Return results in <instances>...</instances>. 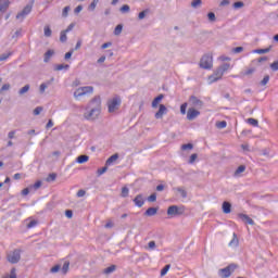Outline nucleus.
Returning <instances> with one entry per match:
<instances>
[{
	"label": "nucleus",
	"instance_id": "f257e3e1",
	"mask_svg": "<svg viewBox=\"0 0 278 278\" xmlns=\"http://www.w3.org/2000/svg\"><path fill=\"white\" fill-rule=\"evenodd\" d=\"M121 103H123V99H121V96H114L111 100H109V113L114 114V112H116V110L121 108Z\"/></svg>",
	"mask_w": 278,
	"mask_h": 278
},
{
	"label": "nucleus",
	"instance_id": "f03ea898",
	"mask_svg": "<svg viewBox=\"0 0 278 278\" xmlns=\"http://www.w3.org/2000/svg\"><path fill=\"white\" fill-rule=\"evenodd\" d=\"M184 212H186V207L177 206V205H170L167 208V216H170V218H175L176 216L184 215Z\"/></svg>",
	"mask_w": 278,
	"mask_h": 278
},
{
	"label": "nucleus",
	"instance_id": "7ed1b4c3",
	"mask_svg": "<svg viewBox=\"0 0 278 278\" xmlns=\"http://www.w3.org/2000/svg\"><path fill=\"white\" fill-rule=\"evenodd\" d=\"M94 92V87L92 86H86V87H79L74 92L75 99H79V97H84V94H92Z\"/></svg>",
	"mask_w": 278,
	"mask_h": 278
},
{
	"label": "nucleus",
	"instance_id": "20e7f679",
	"mask_svg": "<svg viewBox=\"0 0 278 278\" xmlns=\"http://www.w3.org/2000/svg\"><path fill=\"white\" fill-rule=\"evenodd\" d=\"M236 268H238V265L230 264L227 267L219 269L218 275L220 278H229V277H231V273H233V270H236Z\"/></svg>",
	"mask_w": 278,
	"mask_h": 278
},
{
	"label": "nucleus",
	"instance_id": "39448f33",
	"mask_svg": "<svg viewBox=\"0 0 278 278\" xmlns=\"http://www.w3.org/2000/svg\"><path fill=\"white\" fill-rule=\"evenodd\" d=\"M35 1L31 0L20 13L16 15L17 21H24L25 16L31 13Z\"/></svg>",
	"mask_w": 278,
	"mask_h": 278
},
{
	"label": "nucleus",
	"instance_id": "423d86ee",
	"mask_svg": "<svg viewBox=\"0 0 278 278\" xmlns=\"http://www.w3.org/2000/svg\"><path fill=\"white\" fill-rule=\"evenodd\" d=\"M7 260L10 264H18L21 262V250L15 249L13 252H10L7 255Z\"/></svg>",
	"mask_w": 278,
	"mask_h": 278
},
{
	"label": "nucleus",
	"instance_id": "0eeeda50",
	"mask_svg": "<svg viewBox=\"0 0 278 278\" xmlns=\"http://www.w3.org/2000/svg\"><path fill=\"white\" fill-rule=\"evenodd\" d=\"M86 110H98L101 112V97L96 96L91 101L87 104Z\"/></svg>",
	"mask_w": 278,
	"mask_h": 278
},
{
	"label": "nucleus",
	"instance_id": "6e6552de",
	"mask_svg": "<svg viewBox=\"0 0 278 278\" xmlns=\"http://www.w3.org/2000/svg\"><path fill=\"white\" fill-rule=\"evenodd\" d=\"M213 59L212 55L205 54L200 60V68L210 70L212 68Z\"/></svg>",
	"mask_w": 278,
	"mask_h": 278
},
{
	"label": "nucleus",
	"instance_id": "1a4fd4ad",
	"mask_svg": "<svg viewBox=\"0 0 278 278\" xmlns=\"http://www.w3.org/2000/svg\"><path fill=\"white\" fill-rule=\"evenodd\" d=\"M87 111L88 112L84 113V118H86V121H97L101 114V111L94 109H87Z\"/></svg>",
	"mask_w": 278,
	"mask_h": 278
},
{
	"label": "nucleus",
	"instance_id": "9d476101",
	"mask_svg": "<svg viewBox=\"0 0 278 278\" xmlns=\"http://www.w3.org/2000/svg\"><path fill=\"white\" fill-rule=\"evenodd\" d=\"M223 75H225L223 70L217 67L216 71L214 72V74L208 77L210 84H214V83L218 81L219 79H223Z\"/></svg>",
	"mask_w": 278,
	"mask_h": 278
},
{
	"label": "nucleus",
	"instance_id": "9b49d317",
	"mask_svg": "<svg viewBox=\"0 0 278 278\" xmlns=\"http://www.w3.org/2000/svg\"><path fill=\"white\" fill-rule=\"evenodd\" d=\"M201 114V112H199L198 110H195L194 108H190L187 111V118L189 121H194V118H197V116H199Z\"/></svg>",
	"mask_w": 278,
	"mask_h": 278
},
{
	"label": "nucleus",
	"instance_id": "f8f14e48",
	"mask_svg": "<svg viewBox=\"0 0 278 278\" xmlns=\"http://www.w3.org/2000/svg\"><path fill=\"white\" fill-rule=\"evenodd\" d=\"M189 103H191L193 108H203V101H201V99L197 98L195 96H191L189 98Z\"/></svg>",
	"mask_w": 278,
	"mask_h": 278
},
{
	"label": "nucleus",
	"instance_id": "ddd939ff",
	"mask_svg": "<svg viewBox=\"0 0 278 278\" xmlns=\"http://www.w3.org/2000/svg\"><path fill=\"white\" fill-rule=\"evenodd\" d=\"M166 112H168V110L166 109V105L164 104H160L159 105V111L155 113V118L160 119L164 117V114H166Z\"/></svg>",
	"mask_w": 278,
	"mask_h": 278
},
{
	"label": "nucleus",
	"instance_id": "4468645a",
	"mask_svg": "<svg viewBox=\"0 0 278 278\" xmlns=\"http://www.w3.org/2000/svg\"><path fill=\"white\" fill-rule=\"evenodd\" d=\"M10 0H0V14H5L10 9Z\"/></svg>",
	"mask_w": 278,
	"mask_h": 278
},
{
	"label": "nucleus",
	"instance_id": "2eb2a0df",
	"mask_svg": "<svg viewBox=\"0 0 278 278\" xmlns=\"http://www.w3.org/2000/svg\"><path fill=\"white\" fill-rule=\"evenodd\" d=\"M238 216L245 225H255V222L249 215L239 213Z\"/></svg>",
	"mask_w": 278,
	"mask_h": 278
},
{
	"label": "nucleus",
	"instance_id": "dca6fc26",
	"mask_svg": "<svg viewBox=\"0 0 278 278\" xmlns=\"http://www.w3.org/2000/svg\"><path fill=\"white\" fill-rule=\"evenodd\" d=\"M132 201L137 207L144 205V197L142 194H137Z\"/></svg>",
	"mask_w": 278,
	"mask_h": 278
},
{
	"label": "nucleus",
	"instance_id": "f3484780",
	"mask_svg": "<svg viewBox=\"0 0 278 278\" xmlns=\"http://www.w3.org/2000/svg\"><path fill=\"white\" fill-rule=\"evenodd\" d=\"M222 210L224 214H231V204L227 201L223 202Z\"/></svg>",
	"mask_w": 278,
	"mask_h": 278
},
{
	"label": "nucleus",
	"instance_id": "a211bd4d",
	"mask_svg": "<svg viewBox=\"0 0 278 278\" xmlns=\"http://www.w3.org/2000/svg\"><path fill=\"white\" fill-rule=\"evenodd\" d=\"M175 192L180 193V197L182 199H187L188 198V191H186V189L184 187H176L174 188Z\"/></svg>",
	"mask_w": 278,
	"mask_h": 278
},
{
	"label": "nucleus",
	"instance_id": "6ab92c4d",
	"mask_svg": "<svg viewBox=\"0 0 278 278\" xmlns=\"http://www.w3.org/2000/svg\"><path fill=\"white\" fill-rule=\"evenodd\" d=\"M116 160H118V153H115L113 155H111L106 162H105V166H112V164H114V162H116Z\"/></svg>",
	"mask_w": 278,
	"mask_h": 278
},
{
	"label": "nucleus",
	"instance_id": "aec40b11",
	"mask_svg": "<svg viewBox=\"0 0 278 278\" xmlns=\"http://www.w3.org/2000/svg\"><path fill=\"white\" fill-rule=\"evenodd\" d=\"M157 207H149L143 215L146 216H155V214H157Z\"/></svg>",
	"mask_w": 278,
	"mask_h": 278
},
{
	"label": "nucleus",
	"instance_id": "412c9836",
	"mask_svg": "<svg viewBox=\"0 0 278 278\" xmlns=\"http://www.w3.org/2000/svg\"><path fill=\"white\" fill-rule=\"evenodd\" d=\"M55 54V51L53 50H48L46 53H45V56H43V62H49V60H51V58H53V55Z\"/></svg>",
	"mask_w": 278,
	"mask_h": 278
},
{
	"label": "nucleus",
	"instance_id": "4be33fe9",
	"mask_svg": "<svg viewBox=\"0 0 278 278\" xmlns=\"http://www.w3.org/2000/svg\"><path fill=\"white\" fill-rule=\"evenodd\" d=\"M273 49V46H269L265 49H255L253 50V53L264 54V53H270V50Z\"/></svg>",
	"mask_w": 278,
	"mask_h": 278
},
{
	"label": "nucleus",
	"instance_id": "5701e85b",
	"mask_svg": "<svg viewBox=\"0 0 278 278\" xmlns=\"http://www.w3.org/2000/svg\"><path fill=\"white\" fill-rule=\"evenodd\" d=\"M31 88V86L29 85H25L24 87H22L20 90H18V96L20 97H23V94H27V92H29V89Z\"/></svg>",
	"mask_w": 278,
	"mask_h": 278
},
{
	"label": "nucleus",
	"instance_id": "b1692460",
	"mask_svg": "<svg viewBox=\"0 0 278 278\" xmlns=\"http://www.w3.org/2000/svg\"><path fill=\"white\" fill-rule=\"evenodd\" d=\"M162 99H164V94H159L156 98H154V100L152 101V108H157V105L160 104V101H162Z\"/></svg>",
	"mask_w": 278,
	"mask_h": 278
},
{
	"label": "nucleus",
	"instance_id": "393cba45",
	"mask_svg": "<svg viewBox=\"0 0 278 278\" xmlns=\"http://www.w3.org/2000/svg\"><path fill=\"white\" fill-rule=\"evenodd\" d=\"M244 170H247V166H245V165H240V166L236 169L233 176H235V177H240V174H241V173H244Z\"/></svg>",
	"mask_w": 278,
	"mask_h": 278
},
{
	"label": "nucleus",
	"instance_id": "a878e982",
	"mask_svg": "<svg viewBox=\"0 0 278 278\" xmlns=\"http://www.w3.org/2000/svg\"><path fill=\"white\" fill-rule=\"evenodd\" d=\"M89 160V156L88 155H79L77 159H76V162L78 164H86V162H88Z\"/></svg>",
	"mask_w": 278,
	"mask_h": 278
},
{
	"label": "nucleus",
	"instance_id": "bb28decb",
	"mask_svg": "<svg viewBox=\"0 0 278 278\" xmlns=\"http://www.w3.org/2000/svg\"><path fill=\"white\" fill-rule=\"evenodd\" d=\"M238 244H240V241L238 240V235L233 233V238L229 242V247H238Z\"/></svg>",
	"mask_w": 278,
	"mask_h": 278
},
{
	"label": "nucleus",
	"instance_id": "cd10ccee",
	"mask_svg": "<svg viewBox=\"0 0 278 278\" xmlns=\"http://www.w3.org/2000/svg\"><path fill=\"white\" fill-rule=\"evenodd\" d=\"M114 270H116V265H111L110 267H106L103 273L104 275H112V273H114Z\"/></svg>",
	"mask_w": 278,
	"mask_h": 278
},
{
	"label": "nucleus",
	"instance_id": "c85d7f7f",
	"mask_svg": "<svg viewBox=\"0 0 278 278\" xmlns=\"http://www.w3.org/2000/svg\"><path fill=\"white\" fill-rule=\"evenodd\" d=\"M68 68H71V65L68 64H59L55 66V71H68Z\"/></svg>",
	"mask_w": 278,
	"mask_h": 278
},
{
	"label": "nucleus",
	"instance_id": "c756f323",
	"mask_svg": "<svg viewBox=\"0 0 278 278\" xmlns=\"http://www.w3.org/2000/svg\"><path fill=\"white\" fill-rule=\"evenodd\" d=\"M98 3H99V0H93V1L89 4V7H88L89 12H94V10L97 9Z\"/></svg>",
	"mask_w": 278,
	"mask_h": 278
},
{
	"label": "nucleus",
	"instance_id": "7c9ffc66",
	"mask_svg": "<svg viewBox=\"0 0 278 278\" xmlns=\"http://www.w3.org/2000/svg\"><path fill=\"white\" fill-rule=\"evenodd\" d=\"M201 5H203V1L202 0H193L191 2V8H194L197 10V8H201Z\"/></svg>",
	"mask_w": 278,
	"mask_h": 278
},
{
	"label": "nucleus",
	"instance_id": "2f4dec72",
	"mask_svg": "<svg viewBox=\"0 0 278 278\" xmlns=\"http://www.w3.org/2000/svg\"><path fill=\"white\" fill-rule=\"evenodd\" d=\"M123 33V24H118L115 29H114V35L115 36H121V34Z\"/></svg>",
	"mask_w": 278,
	"mask_h": 278
},
{
	"label": "nucleus",
	"instance_id": "473e14b6",
	"mask_svg": "<svg viewBox=\"0 0 278 278\" xmlns=\"http://www.w3.org/2000/svg\"><path fill=\"white\" fill-rule=\"evenodd\" d=\"M66 30H62L60 35V42H66L68 40V37L66 36Z\"/></svg>",
	"mask_w": 278,
	"mask_h": 278
},
{
	"label": "nucleus",
	"instance_id": "72a5a7b5",
	"mask_svg": "<svg viewBox=\"0 0 278 278\" xmlns=\"http://www.w3.org/2000/svg\"><path fill=\"white\" fill-rule=\"evenodd\" d=\"M43 31H45L46 38H51V34H53V31L51 30V27L45 26Z\"/></svg>",
	"mask_w": 278,
	"mask_h": 278
},
{
	"label": "nucleus",
	"instance_id": "f704fd0d",
	"mask_svg": "<svg viewBox=\"0 0 278 278\" xmlns=\"http://www.w3.org/2000/svg\"><path fill=\"white\" fill-rule=\"evenodd\" d=\"M249 123V125H252L253 127H257L260 125V122H257V119L250 117L247 121Z\"/></svg>",
	"mask_w": 278,
	"mask_h": 278
},
{
	"label": "nucleus",
	"instance_id": "c9c22d12",
	"mask_svg": "<svg viewBox=\"0 0 278 278\" xmlns=\"http://www.w3.org/2000/svg\"><path fill=\"white\" fill-rule=\"evenodd\" d=\"M68 266H71V263L68 261H65V263L63 264V267L61 269L63 275H66V273H68Z\"/></svg>",
	"mask_w": 278,
	"mask_h": 278
},
{
	"label": "nucleus",
	"instance_id": "e433bc0d",
	"mask_svg": "<svg viewBox=\"0 0 278 278\" xmlns=\"http://www.w3.org/2000/svg\"><path fill=\"white\" fill-rule=\"evenodd\" d=\"M147 14H149V9H146V10L141 11V12L138 14L139 21H142L143 18H146Z\"/></svg>",
	"mask_w": 278,
	"mask_h": 278
},
{
	"label": "nucleus",
	"instance_id": "4c0bfd02",
	"mask_svg": "<svg viewBox=\"0 0 278 278\" xmlns=\"http://www.w3.org/2000/svg\"><path fill=\"white\" fill-rule=\"evenodd\" d=\"M47 88H49V84L42 83L39 87L40 94H45V90H47Z\"/></svg>",
	"mask_w": 278,
	"mask_h": 278
},
{
	"label": "nucleus",
	"instance_id": "58836bf2",
	"mask_svg": "<svg viewBox=\"0 0 278 278\" xmlns=\"http://www.w3.org/2000/svg\"><path fill=\"white\" fill-rule=\"evenodd\" d=\"M268 81H270V76L265 75L264 78L261 80L260 85L261 86H266L268 84Z\"/></svg>",
	"mask_w": 278,
	"mask_h": 278
},
{
	"label": "nucleus",
	"instance_id": "ea45409f",
	"mask_svg": "<svg viewBox=\"0 0 278 278\" xmlns=\"http://www.w3.org/2000/svg\"><path fill=\"white\" fill-rule=\"evenodd\" d=\"M11 55H12V52L0 54V62H5V60H8V58H10Z\"/></svg>",
	"mask_w": 278,
	"mask_h": 278
},
{
	"label": "nucleus",
	"instance_id": "a19ab883",
	"mask_svg": "<svg viewBox=\"0 0 278 278\" xmlns=\"http://www.w3.org/2000/svg\"><path fill=\"white\" fill-rule=\"evenodd\" d=\"M104 173H108V165L97 170L98 177H101V175H104Z\"/></svg>",
	"mask_w": 278,
	"mask_h": 278
},
{
	"label": "nucleus",
	"instance_id": "79ce46f5",
	"mask_svg": "<svg viewBox=\"0 0 278 278\" xmlns=\"http://www.w3.org/2000/svg\"><path fill=\"white\" fill-rule=\"evenodd\" d=\"M232 8H235V10H240V8H244V2L237 1L232 4Z\"/></svg>",
	"mask_w": 278,
	"mask_h": 278
},
{
	"label": "nucleus",
	"instance_id": "37998d69",
	"mask_svg": "<svg viewBox=\"0 0 278 278\" xmlns=\"http://www.w3.org/2000/svg\"><path fill=\"white\" fill-rule=\"evenodd\" d=\"M216 127L217 129H225V127H227V122L226 121L217 122Z\"/></svg>",
	"mask_w": 278,
	"mask_h": 278
},
{
	"label": "nucleus",
	"instance_id": "c03bdc74",
	"mask_svg": "<svg viewBox=\"0 0 278 278\" xmlns=\"http://www.w3.org/2000/svg\"><path fill=\"white\" fill-rule=\"evenodd\" d=\"M149 203H155L157 201V193H152L150 197H148Z\"/></svg>",
	"mask_w": 278,
	"mask_h": 278
},
{
	"label": "nucleus",
	"instance_id": "a18cd8bd",
	"mask_svg": "<svg viewBox=\"0 0 278 278\" xmlns=\"http://www.w3.org/2000/svg\"><path fill=\"white\" fill-rule=\"evenodd\" d=\"M194 149V146L192 143H186L181 146L182 151H188Z\"/></svg>",
	"mask_w": 278,
	"mask_h": 278
},
{
	"label": "nucleus",
	"instance_id": "49530a36",
	"mask_svg": "<svg viewBox=\"0 0 278 278\" xmlns=\"http://www.w3.org/2000/svg\"><path fill=\"white\" fill-rule=\"evenodd\" d=\"M168 270H170V264L164 266V268L161 270V277H164Z\"/></svg>",
	"mask_w": 278,
	"mask_h": 278
},
{
	"label": "nucleus",
	"instance_id": "de8ad7c7",
	"mask_svg": "<svg viewBox=\"0 0 278 278\" xmlns=\"http://www.w3.org/2000/svg\"><path fill=\"white\" fill-rule=\"evenodd\" d=\"M3 278H17L16 277V267H13L10 271V275L9 276H5Z\"/></svg>",
	"mask_w": 278,
	"mask_h": 278
},
{
	"label": "nucleus",
	"instance_id": "09e8293b",
	"mask_svg": "<svg viewBox=\"0 0 278 278\" xmlns=\"http://www.w3.org/2000/svg\"><path fill=\"white\" fill-rule=\"evenodd\" d=\"M231 65L229 64V63H224V64H222L220 66H219V68L222 70V72H224V73H227V71H229V67H230Z\"/></svg>",
	"mask_w": 278,
	"mask_h": 278
},
{
	"label": "nucleus",
	"instance_id": "8fccbe9b",
	"mask_svg": "<svg viewBox=\"0 0 278 278\" xmlns=\"http://www.w3.org/2000/svg\"><path fill=\"white\" fill-rule=\"evenodd\" d=\"M122 197L125 199L127 197H129V188L127 187H123L122 188Z\"/></svg>",
	"mask_w": 278,
	"mask_h": 278
},
{
	"label": "nucleus",
	"instance_id": "3c124183",
	"mask_svg": "<svg viewBox=\"0 0 278 278\" xmlns=\"http://www.w3.org/2000/svg\"><path fill=\"white\" fill-rule=\"evenodd\" d=\"M207 18L211 21V23H214L216 21V14L214 12H208Z\"/></svg>",
	"mask_w": 278,
	"mask_h": 278
},
{
	"label": "nucleus",
	"instance_id": "603ef678",
	"mask_svg": "<svg viewBox=\"0 0 278 278\" xmlns=\"http://www.w3.org/2000/svg\"><path fill=\"white\" fill-rule=\"evenodd\" d=\"M68 12H71V7L67 5L62 11L63 18H66V16H68Z\"/></svg>",
	"mask_w": 278,
	"mask_h": 278
},
{
	"label": "nucleus",
	"instance_id": "864d4df0",
	"mask_svg": "<svg viewBox=\"0 0 278 278\" xmlns=\"http://www.w3.org/2000/svg\"><path fill=\"white\" fill-rule=\"evenodd\" d=\"M198 157H199V155L197 153L191 154L190 159H189V164H194V162H197Z\"/></svg>",
	"mask_w": 278,
	"mask_h": 278
},
{
	"label": "nucleus",
	"instance_id": "5fc2aeb1",
	"mask_svg": "<svg viewBox=\"0 0 278 278\" xmlns=\"http://www.w3.org/2000/svg\"><path fill=\"white\" fill-rule=\"evenodd\" d=\"M56 178H58V174L52 173V174H49L47 181H55Z\"/></svg>",
	"mask_w": 278,
	"mask_h": 278
},
{
	"label": "nucleus",
	"instance_id": "6e6d98bb",
	"mask_svg": "<svg viewBox=\"0 0 278 278\" xmlns=\"http://www.w3.org/2000/svg\"><path fill=\"white\" fill-rule=\"evenodd\" d=\"M36 225H38V220L33 219L27 224V229H31L36 227Z\"/></svg>",
	"mask_w": 278,
	"mask_h": 278
},
{
	"label": "nucleus",
	"instance_id": "4d7b16f0",
	"mask_svg": "<svg viewBox=\"0 0 278 278\" xmlns=\"http://www.w3.org/2000/svg\"><path fill=\"white\" fill-rule=\"evenodd\" d=\"M262 155L265 157H270V149L266 148L262 150Z\"/></svg>",
	"mask_w": 278,
	"mask_h": 278
},
{
	"label": "nucleus",
	"instance_id": "13d9d810",
	"mask_svg": "<svg viewBox=\"0 0 278 278\" xmlns=\"http://www.w3.org/2000/svg\"><path fill=\"white\" fill-rule=\"evenodd\" d=\"M188 109V103L185 102L180 105V113L186 114V110Z\"/></svg>",
	"mask_w": 278,
	"mask_h": 278
},
{
	"label": "nucleus",
	"instance_id": "bf43d9fd",
	"mask_svg": "<svg viewBox=\"0 0 278 278\" xmlns=\"http://www.w3.org/2000/svg\"><path fill=\"white\" fill-rule=\"evenodd\" d=\"M42 186V181L38 180L36 181L30 188H34V190H38Z\"/></svg>",
	"mask_w": 278,
	"mask_h": 278
},
{
	"label": "nucleus",
	"instance_id": "052dcab7",
	"mask_svg": "<svg viewBox=\"0 0 278 278\" xmlns=\"http://www.w3.org/2000/svg\"><path fill=\"white\" fill-rule=\"evenodd\" d=\"M42 106H37L34 111H33V114L35 115V116H38V115H40V112H42Z\"/></svg>",
	"mask_w": 278,
	"mask_h": 278
},
{
	"label": "nucleus",
	"instance_id": "680f3d73",
	"mask_svg": "<svg viewBox=\"0 0 278 278\" xmlns=\"http://www.w3.org/2000/svg\"><path fill=\"white\" fill-rule=\"evenodd\" d=\"M62 268V266L60 265H55L50 269V273H60V269Z\"/></svg>",
	"mask_w": 278,
	"mask_h": 278
},
{
	"label": "nucleus",
	"instance_id": "e2e57ef3",
	"mask_svg": "<svg viewBox=\"0 0 278 278\" xmlns=\"http://www.w3.org/2000/svg\"><path fill=\"white\" fill-rule=\"evenodd\" d=\"M242 51H244L243 47H237L232 49V53H242Z\"/></svg>",
	"mask_w": 278,
	"mask_h": 278
},
{
	"label": "nucleus",
	"instance_id": "0e129e2a",
	"mask_svg": "<svg viewBox=\"0 0 278 278\" xmlns=\"http://www.w3.org/2000/svg\"><path fill=\"white\" fill-rule=\"evenodd\" d=\"M74 49L70 50L67 53H65V60H71L73 58Z\"/></svg>",
	"mask_w": 278,
	"mask_h": 278
},
{
	"label": "nucleus",
	"instance_id": "69168bd1",
	"mask_svg": "<svg viewBox=\"0 0 278 278\" xmlns=\"http://www.w3.org/2000/svg\"><path fill=\"white\" fill-rule=\"evenodd\" d=\"M129 10H130V8H129L128 4H124V5L119 9V11L123 12V13L129 12Z\"/></svg>",
	"mask_w": 278,
	"mask_h": 278
},
{
	"label": "nucleus",
	"instance_id": "338daca9",
	"mask_svg": "<svg viewBox=\"0 0 278 278\" xmlns=\"http://www.w3.org/2000/svg\"><path fill=\"white\" fill-rule=\"evenodd\" d=\"M271 71H278V61L271 63L270 65Z\"/></svg>",
	"mask_w": 278,
	"mask_h": 278
},
{
	"label": "nucleus",
	"instance_id": "774afa93",
	"mask_svg": "<svg viewBox=\"0 0 278 278\" xmlns=\"http://www.w3.org/2000/svg\"><path fill=\"white\" fill-rule=\"evenodd\" d=\"M5 90H10V84H4L1 89L0 92H5Z\"/></svg>",
	"mask_w": 278,
	"mask_h": 278
}]
</instances>
